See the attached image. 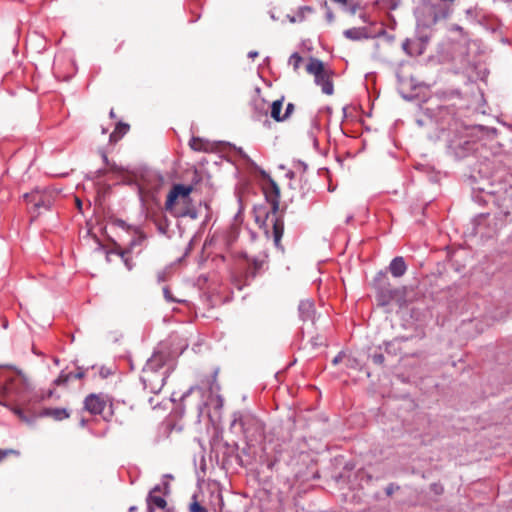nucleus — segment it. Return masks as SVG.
Returning <instances> with one entry per match:
<instances>
[{
	"mask_svg": "<svg viewBox=\"0 0 512 512\" xmlns=\"http://www.w3.org/2000/svg\"><path fill=\"white\" fill-rule=\"evenodd\" d=\"M134 510H135L134 506L130 507V511H134Z\"/></svg>",
	"mask_w": 512,
	"mask_h": 512,
	"instance_id": "49",
	"label": "nucleus"
},
{
	"mask_svg": "<svg viewBox=\"0 0 512 512\" xmlns=\"http://www.w3.org/2000/svg\"><path fill=\"white\" fill-rule=\"evenodd\" d=\"M411 45H412V41L410 39H406L403 43H402V48L403 50L408 54V55H413V51L411 49Z\"/></svg>",
	"mask_w": 512,
	"mask_h": 512,
	"instance_id": "23",
	"label": "nucleus"
},
{
	"mask_svg": "<svg viewBox=\"0 0 512 512\" xmlns=\"http://www.w3.org/2000/svg\"><path fill=\"white\" fill-rule=\"evenodd\" d=\"M240 424L247 437L257 438L264 434L265 426L263 422L253 415H244L240 418Z\"/></svg>",
	"mask_w": 512,
	"mask_h": 512,
	"instance_id": "7",
	"label": "nucleus"
},
{
	"mask_svg": "<svg viewBox=\"0 0 512 512\" xmlns=\"http://www.w3.org/2000/svg\"><path fill=\"white\" fill-rule=\"evenodd\" d=\"M326 18H327L328 22H330V23L333 21V19H334V15H333V13H332V11H331V10H328V11H327V13H326Z\"/></svg>",
	"mask_w": 512,
	"mask_h": 512,
	"instance_id": "32",
	"label": "nucleus"
},
{
	"mask_svg": "<svg viewBox=\"0 0 512 512\" xmlns=\"http://www.w3.org/2000/svg\"><path fill=\"white\" fill-rule=\"evenodd\" d=\"M115 223H116V225H117V226H119V227H121V228H123V229H125L126 227H128V226H127V224L125 223V221L120 220V219L116 220V222H115Z\"/></svg>",
	"mask_w": 512,
	"mask_h": 512,
	"instance_id": "30",
	"label": "nucleus"
},
{
	"mask_svg": "<svg viewBox=\"0 0 512 512\" xmlns=\"http://www.w3.org/2000/svg\"><path fill=\"white\" fill-rule=\"evenodd\" d=\"M510 200L512 201V186L509 187V189H504V197L503 201Z\"/></svg>",
	"mask_w": 512,
	"mask_h": 512,
	"instance_id": "27",
	"label": "nucleus"
},
{
	"mask_svg": "<svg viewBox=\"0 0 512 512\" xmlns=\"http://www.w3.org/2000/svg\"><path fill=\"white\" fill-rule=\"evenodd\" d=\"M167 505L166 500L159 494L149 493L147 496V510L154 512L155 508L164 509Z\"/></svg>",
	"mask_w": 512,
	"mask_h": 512,
	"instance_id": "11",
	"label": "nucleus"
},
{
	"mask_svg": "<svg viewBox=\"0 0 512 512\" xmlns=\"http://www.w3.org/2000/svg\"><path fill=\"white\" fill-rule=\"evenodd\" d=\"M71 378H72V373H68V374L61 373L60 376L55 380V383L58 385L67 383Z\"/></svg>",
	"mask_w": 512,
	"mask_h": 512,
	"instance_id": "22",
	"label": "nucleus"
},
{
	"mask_svg": "<svg viewBox=\"0 0 512 512\" xmlns=\"http://www.w3.org/2000/svg\"><path fill=\"white\" fill-rule=\"evenodd\" d=\"M385 491H386V494H387L388 496L392 495V494H393V492H394V485H393V484H390V485L386 488V490H385Z\"/></svg>",
	"mask_w": 512,
	"mask_h": 512,
	"instance_id": "31",
	"label": "nucleus"
},
{
	"mask_svg": "<svg viewBox=\"0 0 512 512\" xmlns=\"http://www.w3.org/2000/svg\"><path fill=\"white\" fill-rule=\"evenodd\" d=\"M109 166L112 171H117V172L120 171V168H118V166L115 163H113V164L110 163Z\"/></svg>",
	"mask_w": 512,
	"mask_h": 512,
	"instance_id": "39",
	"label": "nucleus"
},
{
	"mask_svg": "<svg viewBox=\"0 0 512 512\" xmlns=\"http://www.w3.org/2000/svg\"><path fill=\"white\" fill-rule=\"evenodd\" d=\"M163 478L173 479V476L171 474H165Z\"/></svg>",
	"mask_w": 512,
	"mask_h": 512,
	"instance_id": "44",
	"label": "nucleus"
},
{
	"mask_svg": "<svg viewBox=\"0 0 512 512\" xmlns=\"http://www.w3.org/2000/svg\"><path fill=\"white\" fill-rule=\"evenodd\" d=\"M158 231L159 233L165 235L167 233V226L158 225Z\"/></svg>",
	"mask_w": 512,
	"mask_h": 512,
	"instance_id": "34",
	"label": "nucleus"
},
{
	"mask_svg": "<svg viewBox=\"0 0 512 512\" xmlns=\"http://www.w3.org/2000/svg\"><path fill=\"white\" fill-rule=\"evenodd\" d=\"M372 360L375 364L382 365L384 363V355L383 354H374L372 356Z\"/></svg>",
	"mask_w": 512,
	"mask_h": 512,
	"instance_id": "25",
	"label": "nucleus"
},
{
	"mask_svg": "<svg viewBox=\"0 0 512 512\" xmlns=\"http://www.w3.org/2000/svg\"><path fill=\"white\" fill-rule=\"evenodd\" d=\"M306 71L314 76L316 85L321 87L324 94H333L334 85L331 79L332 71L325 68L324 63L320 59L311 57L306 66Z\"/></svg>",
	"mask_w": 512,
	"mask_h": 512,
	"instance_id": "5",
	"label": "nucleus"
},
{
	"mask_svg": "<svg viewBox=\"0 0 512 512\" xmlns=\"http://www.w3.org/2000/svg\"><path fill=\"white\" fill-rule=\"evenodd\" d=\"M343 356H344V353H343V352L338 353V354L334 357V359L332 360V363H333L334 365H337L339 362H341V361H342Z\"/></svg>",
	"mask_w": 512,
	"mask_h": 512,
	"instance_id": "28",
	"label": "nucleus"
},
{
	"mask_svg": "<svg viewBox=\"0 0 512 512\" xmlns=\"http://www.w3.org/2000/svg\"><path fill=\"white\" fill-rule=\"evenodd\" d=\"M24 200L33 206L35 211L40 209L49 210L54 202L53 193L46 189L36 188L29 193L23 195Z\"/></svg>",
	"mask_w": 512,
	"mask_h": 512,
	"instance_id": "6",
	"label": "nucleus"
},
{
	"mask_svg": "<svg viewBox=\"0 0 512 512\" xmlns=\"http://www.w3.org/2000/svg\"><path fill=\"white\" fill-rule=\"evenodd\" d=\"M203 511H204V508L198 502H193L190 505V512H203Z\"/></svg>",
	"mask_w": 512,
	"mask_h": 512,
	"instance_id": "26",
	"label": "nucleus"
},
{
	"mask_svg": "<svg viewBox=\"0 0 512 512\" xmlns=\"http://www.w3.org/2000/svg\"><path fill=\"white\" fill-rule=\"evenodd\" d=\"M257 56H258V52L257 51H250L248 53V57L251 58V59H254Z\"/></svg>",
	"mask_w": 512,
	"mask_h": 512,
	"instance_id": "37",
	"label": "nucleus"
},
{
	"mask_svg": "<svg viewBox=\"0 0 512 512\" xmlns=\"http://www.w3.org/2000/svg\"><path fill=\"white\" fill-rule=\"evenodd\" d=\"M239 154H240L241 156H243V157H246V155L244 154V152H243V150H242L241 148L239 149Z\"/></svg>",
	"mask_w": 512,
	"mask_h": 512,
	"instance_id": "46",
	"label": "nucleus"
},
{
	"mask_svg": "<svg viewBox=\"0 0 512 512\" xmlns=\"http://www.w3.org/2000/svg\"><path fill=\"white\" fill-rule=\"evenodd\" d=\"M193 187L191 185L175 184L167 194L165 209L177 218H198V211L192 205L190 197Z\"/></svg>",
	"mask_w": 512,
	"mask_h": 512,
	"instance_id": "2",
	"label": "nucleus"
},
{
	"mask_svg": "<svg viewBox=\"0 0 512 512\" xmlns=\"http://www.w3.org/2000/svg\"><path fill=\"white\" fill-rule=\"evenodd\" d=\"M109 116H110V118H112V119H115V118H116V114H115V112H114V109H111V110H110V112H109Z\"/></svg>",
	"mask_w": 512,
	"mask_h": 512,
	"instance_id": "41",
	"label": "nucleus"
},
{
	"mask_svg": "<svg viewBox=\"0 0 512 512\" xmlns=\"http://www.w3.org/2000/svg\"><path fill=\"white\" fill-rule=\"evenodd\" d=\"M193 389H194V387H191L187 392H185V393L183 394V396H182V397L184 398V397H187L188 395H190V394H191V392L193 391Z\"/></svg>",
	"mask_w": 512,
	"mask_h": 512,
	"instance_id": "42",
	"label": "nucleus"
},
{
	"mask_svg": "<svg viewBox=\"0 0 512 512\" xmlns=\"http://www.w3.org/2000/svg\"><path fill=\"white\" fill-rule=\"evenodd\" d=\"M448 16V10H442L440 12L432 11V19L429 22V24H435L437 21H439L442 18H446Z\"/></svg>",
	"mask_w": 512,
	"mask_h": 512,
	"instance_id": "19",
	"label": "nucleus"
},
{
	"mask_svg": "<svg viewBox=\"0 0 512 512\" xmlns=\"http://www.w3.org/2000/svg\"><path fill=\"white\" fill-rule=\"evenodd\" d=\"M299 316L303 321H314L315 306L313 301L306 299L302 300L298 306Z\"/></svg>",
	"mask_w": 512,
	"mask_h": 512,
	"instance_id": "9",
	"label": "nucleus"
},
{
	"mask_svg": "<svg viewBox=\"0 0 512 512\" xmlns=\"http://www.w3.org/2000/svg\"><path fill=\"white\" fill-rule=\"evenodd\" d=\"M294 104L293 103H288L287 106H286V109H285V112L283 113V118H284V121L286 119H288L290 117V115L293 113L294 111Z\"/></svg>",
	"mask_w": 512,
	"mask_h": 512,
	"instance_id": "24",
	"label": "nucleus"
},
{
	"mask_svg": "<svg viewBox=\"0 0 512 512\" xmlns=\"http://www.w3.org/2000/svg\"><path fill=\"white\" fill-rule=\"evenodd\" d=\"M107 405L105 397L101 394H89L84 399V409L93 415L101 414Z\"/></svg>",
	"mask_w": 512,
	"mask_h": 512,
	"instance_id": "8",
	"label": "nucleus"
},
{
	"mask_svg": "<svg viewBox=\"0 0 512 512\" xmlns=\"http://www.w3.org/2000/svg\"><path fill=\"white\" fill-rule=\"evenodd\" d=\"M406 270L407 265L404 258L401 256L395 257L389 264V271L396 278L402 277L406 273Z\"/></svg>",
	"mask_w": 512,
	"mask_h": 512,
	"instance_id": "10",
	"label": "nucleus"
},
{
	"mask_svg": "<svg viewBox=\"0 0 512 512\" xmlns=\"http://www.w3.org/2000/svg\"><path fill=\"white\" fill-rule=\"evenodd\" d=\"M374 284L377 290V301L380 306H388L393 303L400 308L405 306V289L392 288L388 282L386 272L379 271L374 279Z\"/></svg>",
	"mask_w": 512,
	"mask_h": 512,
	"instance_id": "3",
	"label": "nucleus"
},
{
	"mask_svg": "<svg viewBox=\"0 0 512 512\" xmlns=\"http://www.w3.org/2000/svg\"><path fill=\"white\" fill-rule=\"evenodd\" d=\"M343 34L347 39L354 41L368 38L367 30L363 27L347 29Z\"/></svg>",
	"mask_w": 512,
	"mask_h": 512,
	"instance_id": "12",
	"label": "nucleus"
},
{
	"mask_svg": "<svg viewBox=\"0 0 512 512\" xmlns=\"http://www.w3.org/2000/svg\"><path fill=\"white\" fill-rule=\"evenodd\" d=\"M311 11H312V8H311V7H309V6H303V7H301V8H300V10H299V13H300L301 18H303V17H304V12H311Z\"/></svg>",
	"mask_w": 512,
	"mask_h": 512,
	"instance_id": "29",
	"label": "nucleus"
},
{
	"mask_svg": "<svg viewBox=\"0 0 512 512\" xmlns=\"http://www.w3.org/2000/svg\"><path fill=\"white\" fill-rule=\"evenodd\" d=\"M303 58L300 56L299 53L294 52L290 58H289V64H291L294 68V70H298Z\"/></svg>",
	"mask_w": 512,
	"mask_h": 512,
	"instance_id": "17",
	"label": "nucleus"
},
{
	"mask_svg": "<svg viewBox=\"0 0 512 512\" xmlns=\"http://www.w3.org/2000/svg\"><path fill=\"white\" fill-rule=\"evenodd\" d=\"M129 130V125L126 123L119 122L115 128V130L110 134V141L116 142L123 135H125Z\"/></svg>",
	"mask_w": 512,
	"mask_h": 512,
	"instance_id": "14",
	"label": "nucleus"
},
{
	"mask_svg": "<svg viewBox=\"0 0 512 512\" xmlns=\"http://www.w3.org/2000/svg\"><path fill=\"white\" fill-rule=\"evenodd\" d=\"M125 264H126V266L128 267V269H131L130 262H128L127 260H125Z\"/></svg>",
	"mask_w": 512,
	"mask_h": 512,
	"instance_id": "47",
	"label": "nucleus"
},
{
	"mask_svg": "<svg viewBox=\"0 0 512 512\" xmlns=\"http://www.w3.org/2000/svg\"><path fill=\"white\" fill-rule=\"evenodd\" d=\"M283 106V97L281 99L275 100L271 104V117L277 121H284L283 114L281 113Z\"/></svg>",
	"mask_w": 512,
	"mask_h": 512,
	"instance_id": "13",
	"label": "nucleus"
},
{
	"mask_svg": "<svg viewBox=\"0 0 512 512\" xmlns=\"http://www.w3.org/2000/svg\"><path fill=\"white\" fill-rule=\"evenodd\" d=\"M352 219H353V215L347 216L346 223H350L352 221Z\"/></svg>",
	"mask_w": 512,
	"mask_h": 512,
	"instance_id": "43",
	"label": "nucleus"
},
{
	"mask_svg": "<svg viewBox=\"0 0 512 512\" xmlns=\"http://www.w3.org/2000/svg\"><path fill=\"white\" fill-rule=\"evenodd\" d=\"M85 424H86V421H85L84 419H82V420H81V425H82V426H85Z\"/></svg>",
	"mask_w": 512,
	"mask_h": 512,
	"instance_id": "48",
	"label": "nucleus"
},
{
	"mask_svg": "<svg viewBox=\"0 0 512 512\" xmlns=\"http://www.w3.org/2000/svg\"><path fill=\"white\" fill-rule=\"evenodd\" d=\"M163 295H164V298L167 302H177V303H181L183 302V300H180V299H176L175 297L172 296L169 288L167 286H165L163 288Z\"/></svg>",
	"mask_w": 512,
	"mask_h": 512,
	"instance_id": "20",
	"label": "nucleus"
},
{
	"mask_svg": "<svg viewBox=\"0 0 512 512\" xmlns=\"http://www.w3.org/2000/svg\"><path fill=\"white\" fill-rule=\"evenodd\" d=\"M46 415L53 417L57 421L64 420L69 417V412L64 408H54L46 412Z\"/></svg>",
	"mask_w": 512,
	"mask_h": 512,
	"instance_id": "15",
	"label": "nucleus"
},
{
	"mask_svg": "<svg viewBox=\"0 0 512 512\" xmlns=\"http://www.w3.org/2000/svg\"><path fill=\"white\" fill-rule=\"evenodd\" d=\"M189 145H190L191 149H193L194 151L206 150V143L204 142L203 139L198 138V137H193L190 140Z\"/></svg>",
	"mask_w": 512,
	"mask_h": 512,
	"instance_id": "16",
	"label": "nucleus"
},
{
	"mask_svg": "<svg viewBox=\"0 0 512 512\" xmlns=\"http://www.w3.org/2000/svg\"><path fill=\"white\" fill-rule=\"evenodd\" d=\"M9 455L19 456L20 452L15 449H0V462Z\"/></svg>",
	"mask_w": 512,
	"mask_h": 512,
	"instance_id": "21",
	"label": "nucleus"
},
{
	"mask_svg": "<svg viewBox=\"0 0 512 512\" xmlns=\"http://www.w3.org/2000/svg\"><path fill=\"white\" fill-rule=\"evenodd\" d=\"M102 159L106 165H110V162L108 160L107 154L105 152L101 153Z\"/></svg>",
	"mask_w": 512,
	"mask_h": 512,
	"instance_id": "36",
	"label": "nucleus"
},
{
	"mask_svg": "<svg viewBox=\"0 0 512 512\" xmlns=\"http://www.w3.org/2000/svg\"><path fill=\"white\" fill-rule=\"evenodd\" d=\"M166 356L161 352H155L147 360L146 365L143 369L144 376L142 378L146 389H150L152 393H158L163 385L165 378L162 375H158V370L161 369L165 364Z\"/></svg>",
	"mask_w": 512,
	"mask_h": 512,
	"instance_id": "4",
	"label": "nucleus"
},
{
	"mask_svg": "<svg viewBox=\"0 0 512 512\" xmlns=\"http://www.w3.org/2000/svg\"><path fill=\"white\" fill-rule=\"evenodd\" d=\"M310 137H311L313 143L316 145L317 144V139H316V136L314 135L313 132L310 133Z\"/></svg>",
	"mask_w": 512,
	"mask_h": 512,
	"instance_id": "40",
	"label": "nucleus"
},
{
	"mask_svg": "<svg viewBox=\"0 0 512 512\" xmlns=\"http://www.w3.org/2000/svg\"><path fill=\"white\" fill-rule=\"evenodd\" d=\"M157 278H158L159 282L165 281V272L164 271L158 272Z\"/></svg>",
	"mask_w": 512,
	"mask_h": 512,
	"instance_id": "33",
	"label": "nucleus"
},
{
	"mask_svg": "<svg viewBox=\"0 0 512 512\" xmlns=\"http://www.w3.org/2000/svg\"><path fill=\"white\" fill-rule=\"evenodd\" d=\"M265 197L270 208L267 209L263 206L255 207V221L260 225V227H262L266 225L269 219H271L274 245L277 248H281V238L284 233V222L277 216L280 203V191L274 181L271 182L270 191H265Z\"/></svg>",
	"mask_w": 512,
	"mask_h": 512,
	"instance_id": "1",
	"label": "nucleus"
},
{
	"mask_svg": "<svg viewBox=\"0 0 512 512\" xmlns=\"http://www.w3.org/2000/svg\"><path fill=\"white\" fill-rule=\"evenodd\" d=\"M84 375H85V374H84V372H83V371H79V372H77V373H75V374H72V378L81 379V378H83V377H84Z\"/></svg>",
	"mask_w": 512,
	"mask_h": 512,
	"instance_id": "35",
	"label": "nucleus"
},
{
	"mask_svg": "<svg viewBox=\"0 0 512 512\" xmlns=\"http://www.w3.org/2000/svg\"><path fill=\"white\" fill-rule=\"evenodd\" d=\"M453 29H455V30H457V31H461V30H462V28H461L460 26H458V25H455V26L453 27Z\"/></svg>",
	"mask_w": 512,
	"mask_h": 512,
	"instance_id": "45",
	"label": "nucleus"
},
{
	"mask_svg": "<svg viewBox=\"0 0 512 512\" xmlns=\"http://www.w3.org/2000/svg\"><path fill=\"white\" fill-rule=\"evenodd\" d=\"M170 490V485L168 482H163L162 485H156L153 487V489L149 493L158 494L163 492V494H168Z\"/></svg>",
	"mask_w": 512,
	"mask_h": 512,
	"instance_id": "18",
	"label": "nucleus"
},
{
	"mask_svg": "<svg viewBox=\"0 0 512 512\" xmlns=\"http://www.w3.org/2000/svg\"><path fill=\"white\" fill-rule=\"evenodd\" d=\"M335 3L341 4V5H347L349 0H332Z\"/></svg>",
	"mask_w": 512,
	"mask_h": 512,
	"instance_id": "38",
	"label": "nucleus"
}]
</instances>
